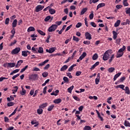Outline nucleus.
<instances>
[{"instance_id":"a878e982","label":"nucleus","mask_w":130,"mask_h":130,"mask_svg":"<svg viewBox=\"0 0 130 130\" xmlns=\"http://www.w3.org/2000/svg\"><path fill=\"white\" fill-rule=\"evenodd\" d=\"M116 89H117V88H120V89H122V90H124V85L123 84H120L118 85H117L116 86Z\"/></svg>"},{"instance_id":"4468645a","label":"nucleus","mask_w":130,"mask_h":130,"mask_svg":"<svg viewBox=\"0 0 130 130\" xmlns=\"http://www.w3.org/2000/svg\"><path fill=\"white\" fill-rule=\"evenodd\" d=\"M48 61H49V59H46L44 61H43V62L38 64V66L39 67H42V66H44L46 63H47V62H48Z\"/></svg>"},{"instance_id":"f257e3e1","label":"nucleus","mask_w":130,"mask_h":130,"mask_svg":"<svg viewBox=\"0 0 130 130\" xmlns=\"http://www.w3.org/2000/svg\"><path fill=\"white\" fill-rule=\"evenodd\" d=\"M126 48V47H125V46H123L122 48L118 50V52H117V55H116L117 58L121 57V56L123 55V52L124 51V50H125Z\"/></svg>"},{"instance_id":"864d4df0","label":"nucleus","mask_w":130,"mask_h":130,"mask_svg":"<svg viewBox=\"0 0 130 130\" xmlns=\"http://www.w3.org/2000/svg\"><path fill=\"white\" fill-rule=\"evenodd\" d=\"M98 6L100 7V8H103V7H105L106 4L105 3H100Z\"/></svg>"},{"instance_id":"0e129e2a","label":"nucleus","mask_w":130,"mask_h":130,"mask_svg":"<svg viewBox=\"0 0 130 130\" xmlns=\"http://www.w3.org/2000/svg\"><path fill=\"white\" fill-rule=\"evenodd\" d=\"M82 26V23L81 22H78L76 25V28H80Z\"/></svg>"},{"instance_id":"603ef678","label":"nucleus","mask_w":130,"mask_h":130,"mask_svg":"<svg viewBox=\"0 0 130 130\" xmlns=\"http://www.w3.org/2000/svg\"><path fill=\"white\" fill-rule=\"evenodd\" d=\"M66 75L67 77H69L70 79H73V76H72V74L70 72L67 73Z\"/></svg>"},{"instance_id":"052dcab7","label":"nucleus","mask_w":130,"mask_h":130,"mask_svg":"<svg viewBox=\"0 0 130 130\" xmlns=\"http://www.w3.org/2000/svg\"><path fill=\"white\" fill-rule=\"evenodd\" d=\"M72 27H73V24H71L70 26H68L66 29L65 30V32L69 31V30H70V29H71Z\"/></svg>"},{"instance_id":"338daca9","label":"nucleus","mask_w":130,"mask_h":130,"mask_svg":"<svg viewBox=\"0 0 130 130\" xmlns=\"http://www.w3.org/2000/svg\"><path fill=\"white\" fill-rule=\"evenodd\" d=\"M21 24H23V20L20 19L18 22V25L20 26V25H21Z\"/></svg>"},{"instance_id":"4c0bfd02","label":"nucleus","mask_w":130,"mask_h":130,"mask_svg":"<svg viewBox=\"0 0 130 130\" xmlns=\"http://www.w3.org/2000/svg\"><path fill=\"white\" fill-rule=\"evenodd\" d=\"M99 0H90L89 4L91 5V4H96V3H98Z\"/></svg>"},{"instance_id":"6ab92c4d","label":"nucleus","mask_w":130,"mask_h":130,"mask_svg":"<svg viewBox=\"0 0 130 130\" xmlns=\"http://www.w3.org/2000/svg\"><path fill=\"white\" fill-rule=\"evenodd\" d=\"M87 11H88V8H83L80 13V15H84V14H85L86 12H87Z\"/></svg>"},{"instance_id":"de8ad7c7","label":"nucleus","mask_w":130,"mask_h":130,"mask_svg":"<svg viewBox=\"0 0 130 130\" xmlns=\"http://www.w3.org/2000/svg\"><path fill=\"white\" fill-rule=\"evenodd\" d=\"M73 98L74 99V100H76V101H81V99H80L79 98H78L77 96H73Z\"/></svg>"},{"instance_id":"7c9ffc66","label":"nucleus","mask_w":130,"mask_h":130,"mask_svg":"<svg viewBox=\"0 0 130 130\" xmlns=\"http://www.w3.org/2000/svg\"><path fill=\"white\" fill-rule=\"evenodd\" d=\"M114 71H115V68H114L113 67H111V68H109L108 70V71L109 72V73H113V72H114Z\"/></svg>"},{"instance_id":"7ed1b4c3","label":"nucleus","mask_w":130,"mask_h":130,"mask_svg":"<svg viewBox=\"0 0 130 130\" xmlns=\"http://www.w3.org/2000/svg\"><path fill=\"white\" fill-rule=\"evenodd\" d=\"M56 29H57V25L53 24L48 28V32H53V31H55Z\"/></svg>"},{"instance_id":"79ce46f5","label":"nucleus","mask_w":130,"mask_h":130,"mask_svg":"<svg viewBox=\"0 0 130 130\" xmlns=\"http://www.w3.org/2000/svg\"><path fill=\"white\" fill-rule=\"evenodd\" d=\"M54 107V105H53L49 106L48 108V111H51V110L53 109Z\"/></svg>"},{"instance_id":"5701e85b","label":"nucleus","mask_w":130,"mask_h":130,"mask_svg":"<svg viewBox=\"0 0 130 130\" xmlns=\"http://www.w3.org/2000/svg\"><path fill=\"white\" fill-rule=\"evenodd\" d=\"M35 31V28L33 26H30L27 29V32H32Z\"/></svg>"},{"instance_id":"a19ab883","label":"nucleus","mask_w":130,"mask_h":130,"mask_svg":"<svg viewBox=\"0 0 130 130\" xmlns=\"http://www.w3.org/2000/svg\"><path fill=\"white\" fill-rule=\"evenodd\" d=\"M27 69H28V65L25 66V67L24 68L21 69V70L20 71V73H24V72H25V71L26 70H27Z\"/></svg>"},{"instance_id":"b1692460","label":"nucleus","mask_w":130,"mask_h":130,"mask_svg":"<svg viewBox=\"0 0 130 130\" xmlns=\"http://www.w3.org/2000/svg\"><path fill=\"white\" fill-rule=\"evenodd\" d=\"M48 105V104L47 103H45L44 104H42V105L39 106V108H45Z\"/></svg>"},{"instance_id":"69168bd1","label":"nucleus","mask_w":130,"mask_h":130,"mask_svg":"<svg viewBox=\"0 0 130 130\" xmlns=\"http://www.w3.org/2000/svg\"><path fill=\"white\" fill-rule=\"evenodd\" d=\"M81 74H82V72H81V71H77L76 73V76H77V77H79V76H81Z\"/></svg>"},{"instance_id":"3c124183","label":"nucleus","mask_w":130,"mask_h":130,"mask_svg":"<svg viewBox=\"0 0 130 130\" xmlns=\"http://www.w3.org/2000/svg\"><path fill=\"white\" fill-rule=\"evenodd\" d=\"M83 129L84 130H90L91 129V126H88V125H86L83 128Z\"/></svg>"},{"instance_id":"0eeeda50","label":"nucleus","mask_w":130,"mask_h":130,"mask_svg":"<svg viewBox=\"0 0 130 130\" xmlns=\"http://www.w3.org/2000/svg\"><path fill=\"white\" fill-rule=\"evenodd\" d=\"M85 36L86 39H88V40H91V39H92V36L88 32H85Z\"/></svg>"},{"instance_id":"aec40b11","label":"nucleus","mask_w":130,"mask_h":130,"mask_svg":"<svg viewBox=\"0 0 130 130\" xmlns=\"http://www.w3.org/2000/svg\"><path fill=\"white\" fill-rule=\"evenodd\" d=\"M18 89H19V87H18V86H14L13 87V89H12V93L16 94V92L18 91Z\"/></svg>"},{"instance_id":"774afa93","label":"nucleus","mask_w":130,"mask_h":130,"mask_svg":"<svg viewBox=\"0 0 130 130\" xmlns=\"http://www.w3.org/2000/svg\"><path fill=\"white\" fill-rule=\"evenodd\" d=\"M50 50V53H52V52H54L55 51V49L54 48H51L49 49Z\"/></svg>"},{"instance_id":"bf43d9fd","label":"nucleus","mask_w":130,"mask_h":130,"mask_svg":"<svg viewBox=\"0 0 130 130\" xmlns=\"http://www.w3.org/2000/svg\"><path fill=\"white\" fill-rule=\"evenodd\" d=\"M90 25L92 27H94V28H96V27H97V25H96V23H95V22H90Z\"/></svg>"},{"instance_id":"49530a36","label":"nucleus","mask_w":130,"mask_h":130,"mask_svg":"<svg viewBox=\"0 0 130 130\" xmlns=\"http://www.w3.org/2000/svg\"><path fill=\"white\" fill-rule=\"evenodd\" d=\"M47 76H48V72H45L42 73V76L43 77V78H46V77H47Z\"/></svg>"},{"instance_id":"412c9836","label":"nucleus","mask_w":130,"mask_h":130,"mask_svg":"<svg viewBox=\"0 0 130 130\" xmlns=\"http://www.w3.org/2000/svg\"><path fill=\"white\" fill-rule=\"evenodd\" d=\"M49 12L51 15H54V14H55L56 12L55 10L52 8H50L49 10Z\"/></svg>"},{"instance_id":"423d86ee","label":"nucleus","mask_w":130,"mask_h":130,"mask_svg":"<svg viewBox=\"0 0 130 130\" xmlns=\"http://www.w3.org/2000/svg\"><path fill=\"white\" fill-rule=\"evenodd\" d=\"M44 9V6H42L41 5H38L36 8V12L38 13V12H40V11H42Z\"/></svg>"},{"instance_id":"a18cd8bd","label":"nucleus","mask_w":130,"mask_h":130,"mask_svg":"<svg viewBox=\"0 0 130 130\" xmlns=\"http://www.w3.org/2000/svg\"><path fill=\"white\" fill-rule=\"evenodd\" d=\"M63 80L64 81V83H69V78L67 77H64L63 78Z\"/></svg>"},{"instance_id":"c9c22d12","label":"nucleus","mask_w":130,"mask_h":130,"mask_svg":"<svg viewBox=\"0 0 130 130\" xmlns=\"http://www.w3.org/2000/svg\"><path fill=\"white\" fill-rule=\"evenodd\" d=\"M94 12L91 11V14L89 15V19L90 20H93V18H94Z\"/></svg>"},{"instance_id":"09e8293b","label":"nucleus","mask_w":130,"mask_h":130,"mask_svg":"<svg viewBox=\"0 0 130 130\" xmlns=\"http://www.w3.org/2000/svg\"><path fill=\"white\" fill-rule=\"evenodd\" d=\"M51 18V17L50 16H47L45 19L44 21L45 22H48V21H49V20H50V18Z\"/></svg>"},{"instance_id":"4d7b16f0","label":"nucleus","mask_w":130,"mask_h":130,"mask_svg":"<svg viewBox=\"0 0 130 130\" xmlns=\"http://www.w3.org/2000/svg\"><path fill=\"white\" fill-rule=\"evenodd\" d=\"M71 59H73V58L72 57H69L64 62V63H68Z\"/></svg>"},{"instance_id":"9b49d317","label":"nucleus","mask_w":130,"mask_h":130,"mask_svg":"<svg viewBox=\"0 0 130 130\" xmlns=\"http://www.w3.org/2000/svg\"><path fill=\"white\" fill-rule=\"evenodd\" d=\"M17 23L18 20L17 19H14L12 22V28H15V27H17Z\"/></svg>"},{"instance_id":"37998d69","label":"nucleus","mask_w":130,"mask_h":130,"mask_svg":"<svg viewBox=\"0 0 130 130\" xmlns=\"http://www.w3.org/2000/svg\"><path fill=\"white\" fill-rule=\"evenodd\" d=\"M15 105V103L14 102H9L7 104V106L8 107H11V106H14Z\"/></svg>"},{"instance_id":"c756f323","label":"nucleus","mask_w":130,"mask_h":130,"mask_svg":"<svg viewBox=\"0 0 130 130\" xmlns=\"http://www.w3.org/2000/svg\"><path fill=\"white\" fill-rule=\"evenodd\" d=\"M119 25H120V20H118L116 21V22L114 24V27H118V26H119Z\"/></svg>"},{"instance_id":"6e6d98bb","label":"nucleus","mask_w":130,"mask_h":130,"mask_svg":"<svg viewBox=\"0 0 130 130\" xmlns=\"http://www.w3.org/2000/svg\"><path fill=\"white\" fill-rule=\"evenodd\" d=\"M83 44H86V45H89V44H91V42L89 41H84Z\"/></svg>"},{"instance_id":"8fccbe9b","label":"nucleus","mask_w":130,"mask_h":130,"mask_svg":"<svg viewBox=\"0 0 130 130\" xmlns=\"http://www.w3.org/2000/svg\"><path fill=\"white\" fill-rule=\"evenodd\" d=\"M32 71L34 72H40V69L37 67H34Z\"/></svg>"},{"instance_id":"dca6fc26","label":"nucleus","mask_w":130,"mask_h":130,"mask_svg":"<svg viewBox=\"0 0 130 130\" xmlns=\"http://www.w3.org/2000/svg\"><path fill=\"white\" fill-rule=\"evenodd\" d=\"M99 61L96 62L92 66V67L90 68V70H94L95 68L97 67V66H99Z\"/></svg>"},{"instance_id":"ddd939ff","label":"nucleus","mask_w":130,"mask_h":130,"mask_svg":"<svg viewBox=\"0 0 130 130\" xmlns=\"http://www.w3.org/2000/svg\"><path fill=\"white\" fill-rule=\"evenodd\" d=\"M112 33H113V38L114 40H116V38H117V35L118 34H117V32H116L114 30H113L112 31Z\"/></svg>"},{"instance_id":"1a4fd4ad","label":"nucleus","mask_w":130,"mask_h":130,"mask_svg":"<svg viewBox=\"0 0 130 130\" xmlns=\"http://www.w3.org/2000/svg\"><path fill=\"white\" fill-rule=\"evenodd\" d=\"M95 84L98 85L99 82H100V73H98L97 75V78L95 80Z\"/></svg>"},{"instance_id":"f704fd0d","label":"nucleus","mask_w":130,"mask_h":130,"mask_svg":"<svg viewBox=\"0 0 130 130\" xmlns=\"http://www.w3.org/2000/svg\"><path fill=\"white\" fill-rule=\"evenodd\" d=\"M73 40H74V41H76V42H79V41H80V39L74 36L73 38Z\"/></svg>"},{"instance_id":"a211bd4d","label":"nucleus","mask_w":130,"mask_h":130,"mask_svg":"<svg viewBox=\"0 0 130 130\" xmlns=\"http://www.w3.org/2000/svg\"><path fill=\"white\" fill-rule=\"evenodd\" d=\"M120 75H121V72H119L118 73L116 74L114 77L113 81H116V79H117V78H118Z\"/></svg>"},{"instance_id":"2eb2a0df","label":"nucleus","mask_w":130,"mask_h":130,"mask_svg":"<svg viewBox=\"0 0 130 130\" xmlns=\"http://www.w3.org/2000/svg\"><path fill=\"white\" fill-rule=\"evenodd\" d=\"M61 103V99H57L54 100L53 103L55 104H59V103Z\"/></svg>"},{"instance_id":"bb28decb","label":"nucleus","mask_w":130,"mask_h":130,"mask_svg":"<svg viewBox=\"0 0 130 130\" xmlns=\"http://www.w3.org/2000/svg\"><path fill=\"white\" fill-rule=\"evenodd\" d=\"M18 72H20V69H16L14 71H13L10 74V76H13L14 74H16V73H18Z\"/></svg>"},{"instance_id":"2f4dec72","label":"nucleus","mask_w":130,"mask_h":130,"mask_svg":"<svg viewBox=\"0 0 130 130\" xmlns=\"http://www.w3.org/2000/svg\"><path fill=\"white\" fill-rule=\"evenodd\" d=\"M123 5L124 7H128V3H127V0H123Z\"/></svg>"},{"instance_id":"f03ea898","label":"nucleus","mask_w":130,"mask_h":130,"mask_svg":"<svg viewBox=\"0 0 130 130\" xmlns=\"http://www.w3.org/2000/svg\"><path fill=\"white\" fill-rule=\"evenodd\" d=\"M109 52H110V50H108L104 53L103 55H102L103 59L105 61L109 59Z\"/></svg>"},{"instance_id":"f3484780","label":"nucleus","mask_w":130,"mask_h":130,"mask_svg":"<svg viewBox=\"0 0 130 130\" xmlns=\"http://www.w3.org/2000/svg\"><path fill=\"white\" fill-rule=\"evenodd\" d=\"M124 91H125V93L126 94H128V95L130 94L129 88H128V86L125 87V89H124Z\"/></svg>"},{"instance_id":"e2e57ef3","label":"nucleus","mask_w":130,"mask_h":130,"mask_svg":"<svg viewBox=\"0 0 130 130\" xmlns=\"http://www.w3.org/2000/svg\"><path fill=\"white\" fill-rule=\"evenodd\" d=\"M124 80H125V77H122L119 80V82H122L123 81H124Z\"/></svg>"},{"instance_id":"39448f33","label":"nucleus","mask_w":130,"mask_h":130,"mask_svg":"<svg viewBox=\"0 0 130 130\" xmlns=\"http://www.w3.org/2000/svg\"><path fill=\"white\" fill-rule=\"evenodd\" d=\"M21 48L20 47H16L14 49H13L12 52V54H18L19 53V52L20 51Z\"/></svg>"},{"instance_id":"393cba45","label":"nucleus","mask_w":130,"mask_h":130,"mask_svg":"<svg viewBox=\"0 0 130 130\" xmlns=\"http://www.w3.org/2000/svg\"><path fill=\"white\" fill-rule=\"evenodd\" d=\"M37 32L40 34V35H42V36H45V32H43V31L40 30V29H37Z\"/></svg>"},{"instance_id":"9d476101","label":"nucleus","mask_w":130,"mask_h":130,"mask_svg":"<svg viewBox=\"0 0 130 130\" xmlns=\"http://www.w3.org/2000/svg\"><path fill=\"white\" fill-rule=\"evenodd\" d=\"M38 77V75L37 74H32L29 77V79L30 80H36V78Z\"/></svg>"},{"instance_id":"5fc2aeb1","label":"nucleus","mask_w":130,"mask_h":130,"mask_svg":"<svg viewBox=\"0 0 130 130\" xmlns=\"http://www.w3.org/2000/svg\"><path fill=\"white\" fill-rule=\"evenodd\" d=\"M26 93H27L26 90H25L24 88H22V92L20 93L21 95H25Z\"/></svg>"},{"instance_id":"ea45409f","label":"nucleus","mask_w":130,"mask_h":130,"mask_svg":"<svg viewBox=\"0 0 130 130\" xmlns=\"http://www.w3.org/2000/svg\"><path fill=\"white\" fill-rule=\"evenodd\" d=\"M114 59V54H112L110 57V58L109 59V63H111L112 60Z\"/></svg>"},{"instance_id":"58836bf2","label":"nucleus","mask_w":130,"mask_h":130,"mask_svg":"<svg viewBox=\"0 0 130 130\" xmlns=\"http://www.w3.org/2000/svg\"><path fill=\"white\" fill-rule=\"evenodd\" d=\"M38 52L39 53H43V48L40 47L39 49H38Z\"/></svg>"},{"instance_id":"e433bc0d","label":"nucleus","mask_w":130,"mask_h":130,"mask_svg":"<svg viewBox=\"0 0 130 130\" xmlns=\"http://www.w3.org/2000/svg\"><path fill=\"white\" fill-rule=\"evenodd\" d=\"M74 85H72L70 87L68 88V92H69V93H72V90L74 89Z\"/></svg>"},{"instance_id":"473e14b6","label":"nucleus","mask_w":130,"mask_h":130,"mask_svg":"<svg viewBox=\"0 0 130 130\" xmlns=\"http://www.w3.org/2000/svg\"><path fill=\"white\" fill-rule=\"evenodd\" d=\"M22 56H24V57L28 56V54H27V51H22Z\"/></svg>"},{"instance_id":"680f3d73","label":"nucleus","mask_w":130,"mask_h":130,"mask_svg":"<svg viewBox=\"0 0 130 130\" xmlns=\"http://www.w3.org/2000/svg\"><path fill=\"white\" fill-rule=\"evenodd\" d=\"M17 43V40H15L14 42H12L10 44V46H13V45H15Z\"/></svg>"},{"instance_id":"13d9d810","label":"nucleus","mask_w":130,"mask_h":130,"mask_svg":"<svg viewBox=\"0 0 130 130\" xmlns=\"http://www.w3.org/2000/svg\"><path fill=\"white\" fill-rule=\"evenodd\" d=\"M9 23H10V18H7L5 20V24L6 25H8Z\"/></svg>"},{"instance_id":"cd10ccee","label":"nucleus","mask_w":130,"mask_h":130,"mask_svg":"<svg viewBox=\"0 0 130 130\" xmlns=\"http://www.w3.org/2000/svg\"><path fill=\"white\" fill-rule=\"evenodd\" d=\"M37 113L39 115L42 114V113H43V110L41 108H39L37 110Z\"/></svg>"},{"instance_id":"c03bdc74","label":"nucleus","mask_w":130,"mask_h":130,"mask_svg":"<svg viewBox=\"0 0 130 130\" xmlns=\"http://www.w3.org/2000/svg\"><path fill=\"white\" fill-rule=\"evenodd\" d=\"M31 50L33 51V52H35L36 53H38V48H35L34 47H32L31 48Z\"/></svg>"},{"instance_id":"20e7f679","label":"nucleus","mask_w":130,"mask_h":130,"mask_svg":"<svg viewBox=\"0 0 130 130\" xmlns=\"http://www.w3.org/2000/svg\"><path fill=\"white\" fill-rule=\"evenodd\" d=\"M6 66H7L8 68H14L16 66V63L8 62L3 65L5 68H6Z\"/></svg>"},{"instance_id":"4be33fe9","label":"nucleus","mask_w":130,"mask_h":130,"mask_svg":"<svg viewBox=\"0 0 130 130\" xmlns=\"http://www.w3.org/2000/svg\"><path fill=\"white\" fill-rule=\"evenodd\" d=\"M75 67H77V64H74L72 66H71L68 69V72H72L73 71V70H74V68H75Z\"/></svg>"},{"instance_id":"c85d7f7f","label":"nucleus","mask_w":130,"mask_h":130,"mask_svg":"<svg viewBox=\"0 0 130 130\" xmlns=\"http://www.w3.org/2000/svg\"><path fill=\"white\" fill-rule=\"evenodd\" d=\"M124 125L125 126H128V127H130V123L126 120L124 121Z\"/></svg>"},{"instance_id":"72a5a7b5","label":"nucleus","mask_w":130,"mask_h":130,"mask_svg":"<svg viewBox=\"0 0 130 130\" xmlns=\"http://www.w3.org/2000/svg\"><path fill=\"white\" fill-rule=\"evenodd\" d=\"M98 58V53H95L93 56H92V59L93 60H96Z\"/></svg>"},{"instance_id":"6e6552de","label":"nucleus","mask_w":130,"mask_h":130,"mask_svg":"<svg viewBox=\"0 0 130 130\" xmlns=\"http://www.w3.org/2000/svg\"><path fill=\"white\" fill-rule=\"evenodd\" d=\"M97 114H98V118L100 119L101 121H104V119H103V117L101 116V114H100V112L97 110H95Z\"/></svg>"},{"instance_id":"f8f14e48","label":"nucleus","mask_w":130,"mask_h":130,"mask_svg":"<svg viewBox=\"0 0 130 130\" xmlns=\"http://www.w3.org/2000/svg\"><path fill=\"white\" fill-rule=\"evenodd\" d=\"M69 67L67 65H64L60 68V72H64L66 70H68Z\"/></svg>"}]
</instances>
